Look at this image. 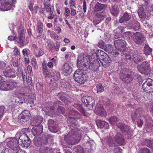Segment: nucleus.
Listing matches in <instances>:
<instances>
[{"label": "nucleus", "instance_id": "e433bc0d", "mask_svg": "<svg viewBox=\"0 0 153 153\" xmlns=\"http://www.w3.org/2000/svg\"><path fill=\"white\" fill-rule=\"evenodd\" d=\"M36 96L34 93H32L28 97L27 99V102L32 105L34 104V102L36 100Z\"/></svg>", "mask_w": 153, "mask_h": 153}, {"label": "nucleus", "instance_id": "8fccbe9b", "mask_svg": "<svg viewBox=\"0 0 153 153\" xmlns=\"http://www.w3.org/2000/svg\"><path fill=\"white\" fill-rule=\"evenodd\" d=\"M45 53L44 50L42 48H40L38 53L34 51V54L37 58L39 57L44 54Z\"/></svg>", "mask_w": 153, "mask_h": 153}, {"label": "nucleus", "instance_id": "c03bdc74", "mask_svg": "<svg viewBox=\"0 0 153 153\" xmlns=\"http://www.w3.org/2000/svg\"><path fill=\"white\" fill-rule=\"evenodd\" d=\"M83 148L80 145L75 146L73 150L74 153H83Z\"/></svg>", "mask_w": 153, "mask_h": 153}, {"label": "nucleus", "instance_id": "6e6d98bb", "mask_svg": "<svg viewBox=\"0 0 153 153\" xmlns=\"http://www.w3.org/2000/svg\"><path fill=\"white\" fill-rule=\"evenodd\" d=\"M31 65L33 69H36L38 68V65L36 59L35 58H33L31 59Z\"/></svg>", "mask_w": 153, "mask_h": 153}, {"label": "nucleus", "instance_id": "864d4df0", "mask_svg": "<svg viewBox=\"0 0 153 153\" xmlns=\"http://www.w3.org/2000/svg\"><path fill=\"white\" fill-rule=\"evenodd\" d=\"M60 78V74L58 71H55L53 72V78L55 81L58 80Z\"/></svg>", "mask_w": 153, "mask_h": 153}, {"label": "nucleus", "instance_id": "f704fd0d", "mask_svg": "<svg viewBox=\"0 0 153 153\" xmlns=\"http://www.w3.org/2000/svg\"><path fill=\"white\" fill-rule=\"evenodd\" d=\"M106 6V5L104 4H101L97 2L94 7V11L98 12L102 10H105Z\"/></svg>", "mask_w": 153, "mask_h": 153}, {"label": "nucleus", "instance_id": "2f4dec72", "mask_svg": "<svg viewBox=\"0 0 153 153\" xmlns=\"http://www.w3.org/2000/svg\"><path fill=\"white\" fill-rule=\"evenodd\" d=\"M43 120V118L42 116H39L35 117L33 119L32 122L31 123V124L32 126H38L40 125L41 123Z\"/></svg>", "mask_w": 153, "mask_h": 153}, {"label": "nucleus", "instance_id": "393cba45", "mask_svg": "<svg viewBox=\"0 0 153 153\" xmlns=\"http://www.w3.org/2000/svg\"><path fill=\"white\" fill-rule=\"evenodd\" d=\"M120 78L123 82L128 83L131 82L133 80V77L130 74H126L124 73H120Z\"/></svg>", "mask_w": 153, "mask_h": 153}, {"label": "nucleus", "instance_id": "338daca9", "mask_svg": "<svg viewBox=\"0 0 153 153\" xmlns=\"http://www.w3.org/2000/svg\"><path fill=\"white\" fill-rule=\"evenodd\" d=\"M1 153H13L12 150L8 148H4L1 151Z\"/></svg>", "mask_w": 153, "mask_h": 153}, {"label": "nucleus", "instance_id": "aec40b11", "mask_svg": "<svg viewBox=\"0 0 153 153\" xmlns=\"http://www.w3.org/2000/svg\"><path fill=\"white\" fill-rule=\"evenodd\" d=\"M117 126L120 128L123 135L128 134L129 131L127 125L123 123H119L117 124Z\"/></svg>", "mask_w": 153, "mask_h": 153}, {"label": "nucleus", "instance_id": "412c9836", "mask_svg": "<svg viewBox=\"0 0 153 153\" xmlns=\"http://www.w3.org/2000/svg\"><path fill=\"white\" fill-rule=\"evenodd\" d=\"M128 27L129 29H133L135 31L139 30L140 29V24L137 21H131L128 23Z\"/></svg>", "mask_w": 153, "mask_h": 153}, {"label": "nucleus", "instance_id": "79ce46f5", "mask_svg": "<svg viewBox=\"0 0 153 153\" xmlns=\"http://www.w3.org/2000/svg\"><path fill=\"white\" fill-rule=\"evenodd\" d=\"M107 54L101 50H97L96 51V55L99 59H101L104 56Z\"/></svg>", "mask_w": 153, "mask_h": 153}, {"label": "nucleus", "instance_id": "3c124183", "mask_svg": "<svg viewBox=\"0 0 153 153\" xmlns=\"http://www.w3.org/2000/svg\"><path fill=\"white\" fill-rule=\"evenodd\" d=\"M96 89L97 93H101L104 91V88L101 83L96 85Z\"/></svg>", "mask_w": 153, "mask_h": 153}, {"label": "nucleus", "instance_id": "7c9ffc66", "mask_svg": "<svg viewBox=\"0 0 153 153\" xmlns=\"http://www.w3.org/2000/svg\"><path fill=\"white\" fill-rule=\"evenodd\" d=\"M53 149L51 148H48L45 146H42L40 147L39 149V152L40 153H54Z\"/></svg>", "mask_w": 153, "mask_h": 153}, {"label": "nucleus", "instance_id": "37998d69", "mask_svg": "<svg viewBox=\"0 0 153 153\" xmlns=\"http://www.w3.org/2000/svg\"><path fill=\"white\" fill-rule=\"evenodd\" d=\"M107 143L110 147L115 146H116L113 138L111 136H110L107 138Z\"/></svg>", "mask_w": 153, "mask_h": 153}, {"label": "nucleus", "instance_id": "c9c22d12", "mask_svg": "<svg viewBox=\"0 0 153 153\" xmlns=\"http://www.w3.org/2000/svg\"><path fill=\"white\" fill-rule=\"evenodd\" d=\"M96 114L102 117H105L107 115L105 111L102 107H100L96 109Z\"/></svg>", "mask_w": 153, "mask_h": 153}, {"label": "nucleus", "instance_id": "4c0bfd02", "mask_svg": "<svg viewBox=\"0 0 153 153\" xmlns=\"http://www.w3.org/2000/svg\"><path fill=\"white\" fill-rule=\"evenodd\" d=\"M101 59L103 61V62L102 63V65H103V64H104L105 66L109 65L111 61V58L107 54Z\"/></svg>", "mask_w": 153, "mask_h": 153}, {"label": "nucleus", "instance_id": "7ed1b4c3", "mask_svg": "<svg viewBox=\"0 0 153 153\" xmlns=\"http://www.w3.org/2000/svg\"><path fill=\"white\" fill-rule=\"evenodd\" d=\"M71 115L73 117H69L67 120V122L68 123H71L70 126V128L71 130L72 128L74 130V128H76L78 130L77 128V125L78 122L76 120V119H79L81 117L82 115L78 111L75 110H73L71 113Z\"/></svg>", "mask_w": 153, "mask_h": 153}, {"label": "nucleus", "instance_id": "dca6fc26", "mask_svg": "<svg viewBox=\"0 0 153 153\" xmlns=\"http://www.w3.org/2000/svg\"><path fill=\"white\" fill-rule=\"evenodd\" d=\"M30 116V111L27 110H25L19 115L18 118L19 119H22L21 121L23 122H27L29 120Z\"/></svg>", "mask_w": 153, "mask_h": 153}, {"label": "nucleus", "instance_id": "0e129e2a", "mask_svg": "<svg viewBox=\"0 0 153 153\" xmlns=\"http://www.w3.org/2000/svg\"><path fill=\"white\" fill-rule=\"evenodd\" d=\"M105 43L102 40L100 41L98 43V46L101 48H103L105 47Z\"/></svg>", "mask_w": 153, "mask_h": 153}, {"label": "nucleus", "instance_id": "9b49d317", "mask_svg": "<svg viewBox=\"0 0 153 153\" xmlns=\"http://www.w3.org/2000/svg\"><path fill=\"white\" fill-rule=\"evenodd\" d=\"M15 0H2L1 5L2 8L6 11L10 10L14 7V3Z\"/></svg>", "mask_w": 153, "mask_h": 153}, {"label": "nucleus", "instance_id": "4be33fe9", "mask_svg": "<svg viewBox=\"0 0 153 153\" xmlns=\"http://www.w3.org/2000/svg\"><path fill=\"white\" fill-rule=\"evenodd\" d=\"M65 111L64 108L61 106H59L57 110L56 113H55L54 110L53 109L50 110L48 111L49 112V115L51 116H54L56 115H60V114H63Z\"/></svg>", "mask_w": 153, "mask_h": 153}, {"label": "nucleus", "instance_id": "bb28decb", "mask_svg": "<svg viewBox=\"0 0 153 153\" xmlns=\"http://www.w3.org/2000/svg\"><path fill=\"white\" fill-rule=\"evenodd\" d=\"M46 12L49 13L50 16L47 18L49 19H52L55 16L53 14V6L52 7L51 5L44 6Z\"/></svg>", "mask_w": 153, "mask_h": 153}, {"label": "nucleus", "instance_id": "ea45409f", "mask_svg": "<svg viewBox=\"0 0 153 153\" xmlns=\"http://www.w3.org/2000/svg\"><path fill=\"white\" fill-rule=\"evenodd\" d=\"M119 54V53L117 50H113L109 55H111V57L114 60L116 61L117 58L118 59V56Z\"/></svg>", "mask_w": 153, "mask_h": 153}, {"label": "nucleus", "instance_id": "49530a36", "mask_svg": "<svg viewBox=\"0 0 153 153\" xmlns=\"http://www.w3.org/2000/svg\"><path fill=\"white\" fill-rule=\"evenodd\" d=\"M152 51V49L150 48L148 45L146 44L144 47V52L146 55H149Z\"/></svg>", "mask_w": 153, "mask_h": 153}, {"label": "nucleus", "instance_id": "39448f33", "mask_svg": "<svg viewBox=\"0 0 153 153\" xmlns=\"http://www.w3.org/2000/svg\"><path fill=\"white\" fill-rule=\"evenodd\" d=\"M74 78L76 82L80 84H84L87 79L83 71L79 69L77 70L74 73Z\"/></svg>", "mask_w": 153, "mask_h": 153}, {"label": "nucleus", "instance_id": "bf43d9fd", "mask_svg": "<svg viewBox=\"0 0 153 153\" xmlns=\"http://www.w3.org/2000/svg\"><path fill=\"white\" fill-rule=\"evenodd\" d=\"M140 153H151L150 150L146 147L142 148L140 149Z\"/></svg>", "mask_w": 153, "mask_h": 153}, {"label": "nucleus", "instance_id": "4468645a", "mask_svg": "<svg viewBox=\"0 0 153 153\" xmlns=\"http://www.w3.org/2000/svg\"><path fill=\"white\" fill-rule=\"evenodd\" d=\"M81 100L82 102L84 103L86 105H91L92 107L95 105V100L93 97L91 96H84L82 97Z\"/></svg>", "mask_w": 153, "mask_h": 153}, {"label": "nucleus", "instance_id": "2eb2a0df", "mask_svg": "<svg viewBox=\"0 0 153 153\" xmlns=\"http://www.w3.org/2000/svg\"><path fill=\"white\" fill-rule=\"evenodd\" d=\"M48 139H46L44 141L43 139L42 140L39 137H34L33 142L34 145L37 147H41L42 146H45L47 143H48Z\"/></svg>", "mask_w": 153, "mask_h": 153}, {"label": "nucleus", "instance_id": "5701e85b", "mask_svg": "<svg viewBox=\"0 0 153 153\" xmlns=\"http://www.w3.org/2000/svg\"><path fill=\"white\" fill-rule=\"evenodd\" d=\"M43 131V127L42 125L34 126L32 129V132L35 137H39Z\"/></svg>", "mask_w": 153, "mask_h": 153}, {"label": "nucleus", "instance_id": "5fc2aeb1", "mask_svg": "<svg viewBox=\"0 0 153 153\" xmlns=\"http://www.w3.org/2000/svg\"><path fill=\"white\" fill-rule=\"evenodd\" d=\"M25 30L24 29V27L22 26L20 27L18 29V32L19 36H23V35L25 32Z\"/></svg>", "mask_w": 153, "mask_h": 153}, {"label": "nucleus", "instance_id": "13d9d810", "mask_svg": "<svg viewBox=\"0 0 153 153\" xmlns=\"http://www.w3.org/2000/svg\"><path fill=\"white\" fill-rule=\"evenodd\" d=\"M139 117V116L138 115V114H136L135 112H134L132 113L131 114L132 121L133 122V123H134L135 120H137Z\"/></svg>", "mask_w": 153, "mask_h": 153}, {"label": "nucleus", "instance_id": "603ef678", "mask_svg": "<svg viewBox=\"0 0 153 153\" xmlns=\"http://www.w3.org/2000/svg\"><path fill=\"white\" fill-rule=\"evenodd\" d=\"M119 120V119L118 117L116 116H111L109 119V122L112 125L114 124V123Z\"/></svg>", "mask_w": 153, "mask_h": 153}, {"label": "nucleus", "instance_id": "c756f323", "mask_svg": "<svg viewBox=\"0 0 153 153\" xmlns=\"http://www.w3.org/2000/svg\"><path fill=\"white\" fill-rule=\"evenodd\" d=\"M100 66L98 60H96L94 62H91L89 65L90 69L93 71H99V68Z\"/></svg>", "mask_w": 153, "mask_h": 153}, {"label": "nucleus", "instance_id": "ddd939ff", "mask_svg": "<svg viewBox=\"0 0 153 153\" xmlns=\"http://www.w3.org/2000/svg\"><path fill=\"white\" fill-rule=\"evenodd\" d=\"M57 96L62 102H64L66 104L68 105L71 103V98L67 94L60 92L58 93Z\"/></svg>", "mask_w": 153, "mask_h": 153}, {"label": "nucleus", "instance_id": "a878e982", "mask_svg": "<svg viewBox=\"0 0 153 153\" xmlns=\"http://www.w3.org/2000/svg\"><path fill=\"white\" fill-rule=\"evenodd\" d=\"M72 71V68L69 65L68 63L64 64L62 66V73L65 76L68 75L69 72H71Z\"/></svg>", "mask_w": 153, "mask_h": 153}, {"label": "nucleus", "instance_id": "de8ad7c7", "mask_svg": "<svg viewBox=\"0 0 153 153\" xmlns=\"http://www.w3.org/2000/svg\"><path fill=\"white\" fill-rule=\"evenodd\" d=\"M138 14L139 17L141 18H143L145 17V13L143 7H139L138 10Z\"/></svg>", "mask_w": 153, "mask_h": 153}, {"label": "nucleus", "instance_id": "680f3d73", "mask_svg": "<svg viewBox=\"0 0 153 153\" xmlns=\"http://www.w3.org/2000/svg\"><path fill=\"white\" fill-rule=\"evenodd\" d=\"M13 100L12 101L13 104L14 105H15V104H18L20 100L19 97H13Z\"/></svg>", "mask_w": 153, "mask_h": 153}, {"label": "nucleus", "instance_id": "473e14b6", "mask_svg": "<svg viewBox=\"0 0 153 153\" xmlns=\"http://www.w3.org/2000/svg\"><path fill=\"white\" fill-rule=\"evenodd\" d=\"M96 123L97 126L100 128L108 129L109 128V124L105 121L98 120H97Z\"/></svg>", "mask_w": 153, "mask_h": 153}, {"label": "nucleus", "instance_id": "09e8293b", "mask_svg": "<svg viewBox=\"0 0 153 153\" xmlns=\"http://www.w3.org/2000/svg\"><path fill=\"white\" fill-rule=\"evenodd\" d=\"M104 48V50L107 52L109 54L113 50L112 45L110 44L107 45Z\"/></svg>", "mask_w": 153, "mask_h": 153}, {"label": "nucleus", "instance_id": "9d476101", "mask_svg": "<svg viewBox=\"0 0 153 153\" xmlns=\"http://www.w3.org/2000/svg\"><path fill=\"white\" fill-rule=\"evenodd\" d=\"M18 141L16 137L11 138L8 141L7 145V147L13 151H17L20 149V147L18 145Z\"/></svg>", "mask_w": 153, "mask_h": 153}, {"label": "nucleus", "instance_id": "f03ea898", "mask_svg": "<svg viewBox=\"0 0 153 153\" xmlns=\"http://www.w3.org/2000/svg\"><path fill=\"white\" fill-rule=\"evenodd\" d=\"M18 86V83L12 80H9L3 82L0 84V89L2 91L12 90Z\"/></svg>", "mask_w": 153, "mask_h": 153}, {"label": "nucleus", "instance_id": "72a5a7b5", "mask_svg": "<svg viewBox=\"0 0 153 153\" xmlns=\"http://www.w3.org/2000/svg\"><path fill=\"white\" fill-rule=\"evenodd\" d=\"M131 18V15L127 12H126L123 14V15L119 19V21L120 23L128 21Z\"/></svg>", "mask_w": 153, "mask_h": 153}, {"label": "nucleus", "instance_id": "0eeeda50", "mask_svg": "<svg viewBox=\"0 0 153 153\" xmlns=\"http://www.w3.org/2000/svg\"><path fill=\"white\" fill-rule=\"evenodd\" d=\"M149 64L147 61L143 62L137 66L138 71L142 74L148 75L150 72Z\"/></svg>", "mask_w": 153, "mask_h": 153}, {"label": "nucleus", "instance_id": "b1692460", "mask_svg": "<svg viewBox=\"0 0 153 153\" xmlns=\"http://www.w3.org/2000/svg\"><path fill=\"white\" fill-rule=\"evenodd\" d=\"M13 40L17 42L19 46L21 48L24 45L26 39L25 37L23 36H20L18 37L15 36L13 37Z\"/></svg>", "mask_w": 153, "mask_h": 153}, {"label": "nucleus", "instance_id": "cd10ccee", "mask_svg": "<svg viewBox=\"0 0 153 153\" xmlns=\"http://www.w3.org/2000/svg\"><path fill=\"white\" fill-rule=\"evenodd\" d=\"M48 126L50 131L55 133L58 131V128L54 125L53 120L50 119L48 120Z\"/></svg>", "mask_w": 153, "mask_h": 153}, {"label": "nucleus", "instance_id": "e2e57ef3", "mask_svg": "<svg viewBox=\"0 0 153 153\" xmlns=\"http://www.w3.org/2000/svg\"><path fill=\"white\" fill-rule=\"evenodd\" d=\"M126 37L128 39H131L132 38V35L131 32L128 31L124 33Z\"/></svg>", "mask_w": 153, "mask_h": 153}, {"label": "nucleus", "instance_id": "f3484780", "mask_svg": "<svg viewBox=\"0 0 153 153\" xmlns=\"http://www.w3.org/2000/svg\"><path fill=\"white\" fill-rule=\"evenodd\" d=\"M133 40L134 42L138 44L142 43L144 40V38L142 34L139 32H137L134 34Z\"/></svg>", "mask_w": 153, "mask_h": 153}, {"label": "nucleus", "instance_id": "1a4fd4ad", "mask_svg": "<svg viewBox=\"0 0 153 153\" xmlns=\"http://www.w3.org/2000/svg\"><path fill=\"white\" fill-rule=\"evenodd\" d=\"M114 44L117 49L120 52H123L126 50V42L124 40L119 39L115 41Z\"/></svg>", "mask_w": 153, "mask_h": 153}, {"label": "nucleus", "instance_id": "69168bd1", "mask_svg": "<svg viewBox=\"0 0 153 153\" xmlns=\"http://www.w3.org/2000/svg\"><path fill=\"white\" fill-rule=\"evenodd\" d=\"M29 50L27 48L24 49L22 51V53L24 56L25 57H28V55L29 53L28 52V51Z\"/></svg>", "mask_w": 153, "mask_h": 153}, {"label": "nucleus", "instance_id": "052dcab7", "mask_svg": "<svg viewBox=\"0 0 153 153\" xmlns=\"http://www.w3.org/2000/svg\"><path fill=\"white\" fill-rule=\"evenodd\" d=\"M137 125L138 127L140 128L142 127L143 124V121L141 118L138 119L137 120Z\"/></svg>", "mask_w": 153, "mask_h": 153}, {"label": "nucleus", "instance_id": "58836bf2", "mask_svg": "<svg viewBox=\"0 0 153 153\" xmlns=\"http://www.w3.org/2000/svg\"><path fill=\"white\" fill-rule=\"evenodd\" d=\"M59 47L60 45L59 43H56V45L54 44H50L49 46L51 51L52 53H53L55 51H58Z\"/></svg>", "mask_w": 153, "mask_h": 153}, {"label": "nucleus", "instance_id": "f257e3e1", "mask_svg": "<svg viewBox=\"0 0 153 153\" xmlns=\"http://www.w3.org/2000/svg\"><path fill=\"white\" fill-rule=\"evenodd\" d=\"M72 128L64 138L66 143L69 145H74L80 140L81 138V131L77 130L76 128Z\"/></svg>", "mask_w": 153, "mask_h": 153}, {"label": "nucleus", "instance_id": "6e6552de", "mask_svg": "<svg viewBox=\"0 0 153 153\" xmlns=\"http://www.w3.org/2000/svg\"><path fill=\"white\" fill-rule=\"evenodd\" d=\"M142 88L144 91L146 93L153 92V80L148 78L142 85Z\"/></svg>", "mask_w": 153, "mask_h": 153}, {"label": "nucleus", "instance_id": "a19ab883", "mask_svg": "<svg viewBox=\"0 0 153 153\" xmlns=\"http://www.w3.org/2000/svg\"><path fill=\"white\" fill-rule=\"evenodd\" d=\"M43 24L42 22L40 20L37 23V31L39 34L42 33L43 32Z\"/></svg>", "mask_w": 153, "mask_h": 153}, {"label": "nucleus", "instance_id": "774afa93", "mask_svg": "<svg viewBox=\"0 0 153 153\" xmlns=\"http://www.w3.org/2000/svg\"><path fill=\"white\" fill-rule=\"evenodd\" d=\"M122 150L120 147H118L114 149L113 152L114 153H122Z\"/></svg>", "mask_w": 153, "mask_h": 153}, {"label": "nucleus", "instance_id": "6ab92c4d", "mask_svg": "<svg viewBox=\"0 0 153 153\" xmlns=\"http://www.w3.org/2000/svg\"><path fill=\"white\" fill-rule=\"evenodd\" d=\"M114 140L118 146L123 145L125 143V140L123 137L119 133L117 134L115 136Z\"/></svg>", "mask_w": 153, "mask_h": 153}, {"label": "nucleus", "instance_id": "c85d7f7f", "mask_svg": "<svg viewBox=\"0 0 153 153\" xmlns=\"http://www.w3.org/2000/svg\"><path fill=\"white\" fill-rule=\"evenodd\" d=\"M4 76L6 77L13 78L16 76L15 71L9 68L3 72Z\"/></svg>", "mask_w": 153, "mask_h": 153}, {"label": "nucleus", "instance_id": "423d86ee", "mask_svg": "<svg viewBox=\"0 0 153 153\" xmlns=\"http://www.w3.org/2000/svg\"><path fill=\"white\" fill-rule=\"evenodd\" d=\"M18 141L22 147H28L30 144V139L26 134H20Z\"/></svg>", "mask_w": 153, "mask_h": 153}, {"label": "nucleus", "instance_id": "a211bd4d", "mask_svg": "<svg viewBox=\"0 0 153 153\" xmlns=\"http://www.w3.org/2000/svg\"><path fill=\"white\" fill-rule=\"evenodd\" d=\"M131 58L134 62L136 64H138L145 59V57L140 56L137 51H135L133 53Z\"/></svg>", "mask_w": 153, "mask_h": 153}, {"label": "nucleus", "instance_id": "f8f14e48", "mask_svg": "<svg viewBox=\"0 0 153 153\" xmlns=\"http://www.w3.org/2000/svg\"><path fill=\"white\" fill-rule=\"evenodd\" d=\"M22 79L24 85L26 86L27 83L28 87L29 89H32L33 88V84L32 82L31 77L28 76L27 78V74H22Z\"/></svg>", "mask_w": 153, "mask_h": 153}, {"label": "nucleus", "instance_id": "20e7f679", "mask_svg": "<svg viewBox=\"0 0 153 153\" xmlns=\"http://www.w3.org/2000/svg\"><path fill=\"white\" fill-rule=\"evenodd\" d=\"M134 112L137 114L138 116L144 118L146 120L145 124L146 127L147 128L151 130L153 127V121L150 118L149 116L148 115L142 116L143 111L142 109L140 108L136 109Z\"/></svg>", "mask_w": 153, "mask_h": 153}, {"label": "nucleus", "instance_id": "4d7b16f0", "mask_svg": "<svg viewBox=\"0 0 153 153\" xmlns=\"http://www.w3.org/2000/svg\"><path fill=\"white\" fill-rule=\"evenodd\" d=\"M36 88L38 91H42L43 90V85L41 82H38L36 84Z\"/></svg>", "mask_w": 153, "mask_h": 153}, {"label": "nucleus", "instance_id": "a18cd8bd", "mask_svg": "<svg viewBox=\"0 0 153 153\" xmlns=\"http://www.w3.org/2000/svg\"><path fill=\"white\" fill-rule=\"evenodd\" d=\"M145 143L148 147H149L151 149L153 150V140L146 139L145 141Z\"/></svg>", "mask_w": 153, "mask_h": 153}]
</instances>
